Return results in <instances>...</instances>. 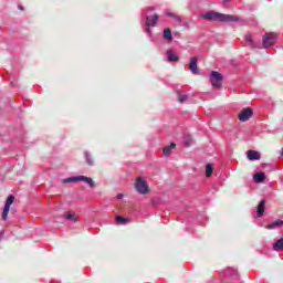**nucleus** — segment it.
<instances>
[{"label": "nucleus", "mask_w": 283, "mask_h": 283, "mask_svg": "<svg viewBox=\"0 0 283 283\" xmlns=\"http://www.w3.org/2000/svg\"><path fill=\"white\" fill-rule=\"evenodd\" d=\"M171 149H176V143H171L169 146L164 147V156H171Z\"/></svg>", "instance_id": "14"}, {"label": "nucleus", "mask_w": 283, "mask_h": 283, "mask_svg": "<svg viewBox=\"0 0 283 283\" xmlns=\"http://www.w3.org/2000/svg\"><path fill=\"white\" fill-rule=\"evenodd\" d=\"M233 274H234L235 276H238V272L233 271Z\"/></svg>", "instance_id": "33"}, {"label": "nucleus", "mask_w": 283, "mask_h": 283, "mask_svg": "<svg viewBox=\"0 0 283 283\" xmlns=\"http://www.w3.org/2000/svg\"><path fill=\"white\" fill-rule=\"evenodd\" d=\"M261 155L259 151L255 150H249L248 151V160H260Z\"/></svg>", "instance_id": "12"}, {"label": "nucleus", "mask_w": 283, "mask_h": 283, "mask_svg": "<svg viewBox=\"0 0 283 283\" xmlns=\"http://www.w3.org/2000/svg\"><path fill=\"white\" fill-rule=\"evenodd\" d=\"M223 80H224V77L218 71H212L211 72L210 83H211L212 87H214L216 90H220V87H222V81Z\"/></svg>", "instance_id": "3"}, {"label": "nucleus", "mask_w": 283, "mask_h": 283, "mask_svg": "<svg viewBox=\"0 0 283 283\" xmlns=\"http://www.w3.org/2000/svg\"><path fill=\"white\" fill-rule=\"evenodd\" d=\"M277 227H283V221L282 220H276V221H274V222H272V223H270V224H268L266 227H265V229H277Z\"/></svg>", "instance_id": "16"}, {"label": "nucleus", "mask_w": 283, "mask_h": 283, "mask_svg": "<svg viewBox=\"0 0 283 283\" xmlns=\"http://www.w3.org/2000/svg\"><path fill=\"white\" fill-rule=\"evenodd\" d=\"M264 178H266V175L264 172H258L253 176L254 182H264Z\"/></svg>", "instance_id": "15"}, {"label": "nucleus", "mask_w": 283, "mask_h": 283, "mask_svg": "<svg viewBox=\"0 0 283 283\" xmlns=\"http://www.w3.org/2000/svg\"><path fill=\"white\" fill-rule=\"evenodd\" d=\"M135 188L142 196L149 193V186H147V181L143 179V177H137L135 180Z\"/></svg>", "instance_id": "4"}, {"label": "nucleus", "mask_w": 283, "mask_h": 283, "mask_svg": "<svg viewBox=\"0 0 283 283\" xmlns=\"http://www.w3.org/2000/svg\"><path fill=\"white\" fill-rule=\"evenodd\" d=\"M245 41L249 43L250 48H256L255 41L251 34L245 35Z\"/></svg>", "instance_id": "18"}, {"label": "nucleus", "mask_w": 283, "mask_h": 283, "mask_svg": "<svg viewBox=\"0 0 283 283\" xmlns=\"http://www.w3.org/2000/svg\"><path fill=\"white\" fill-rule=\"evenodd\" d=\"M201 18L205 19V21H217L219 23H238V21H240L239 17L220 13L218 11H208L205 14H202Z\"/></svg>", "instance_id": "1"}, {"label": "nucleus", "mask_w": 283, "mask_h": 283, "mask_svg": "<svg viewBox=\"0 0 283 283\" xmlns=\"http://www.w3.org/2000/svg\"><path fill=\"white\" fill-rule=\"evenodd\" d=\"M12 202H14V196L11 195L6 200L2 211V220H8V213H10V207L12 206Z\"/></svg>", "instance_id": "6"}, {"label": "nucleus", "mask_w": 283, "mask_h": 283, "mask_svg": "<svg viewBox=\"0 0 283 283\" xmlns=\"http://www.w3.org/2000/svg\"><path fill=\"white\" fill-rule=\"evenodd\" d=\"M146 34H149V35H150V34H151V29L147 28V29H146Z\"/></svg>", "instance_id": "28"}, {"label": "nucleus", "mask_w": 283, "mask_h": 283, "mask_svg": "<svg viewBox=\"0 0 283 283\" xmlns=\"http://www.w3.org/2000/svg\"><path fill=\"white\" fill-rule=\"evenodd\" d=\"M62 182L63 185H70V182H86L92 189L95 187L94 179L86 176L69 177L63 179Z\"/></svg>", "instance_id": "2"}, {"label": "nucleus", "mask_w": 283, "mask_h": 283, "mask_svg": "<svg viewBox=\"0 0 283 283\" xmlns=\"http://www.w3.org/2000/svg\"><path fill=\"white\" fill-rule=\"evenodd\" d=\"M164 39H165V41H168L169 43H171V41H174V35H171V29L164 30Z\"/></svg>", "instance_id": "13"}, {"label": "nucleus", "mask_w": 283, "mask_h": 283, "mask_svg": "<svg viewBox=\"0 0 283 283\" xmlns=\"http://www.w3.org/2000/svg\"><path fill=\"white\" fill-rule=\"evenodd\" d=\"M10 85H11V87H14V82H11Z\"/></svg>", "instance_id": "31"}, {"label": "nucleus", "mask_w": 283, "mask_h": 283, "mask_svg": "<svg viewBox=\"0 0 283 283\" xmlns=\"http://www.w3.org/2000/svg\"><path fill=\"white\" fill-rule=\"evenodd\" d=\"M266 205V201L263 199L259 202V206L256 208V216L258 218H262L264 216V207Z\"/></svg>", "instance_id": "11"}, {"label": "nucleus", "mask_w": 283, "mask_h": 283, "mask_svg": "<svg viewBox=\"0 0 283 283\" xmlns=\"http://www.w3.org/2000/svg\"><path fill=\"white\" fill-rule=\"evenodd\" d=\"M281 156H283V148L281 149Z\"/></svg>", "instance_id": "34"}, {"label": "nucleus", "mask_w": 283, "mask_h": 283, "mask_svg": "<svg viewBox=\"0 0 283 283\" xmlns=\"http://www.w3.org/2000/svg\"><path fill=\"white\" fill-rule=\"evenodd\" d=\"M84 155H85L87 165L92 167L94 165V158H92V154L85 151Z\"/></svg>", "instance_id": "19"}, {"label": "nucleus", "mask_w": 283, "mask_h": 283, "mask_svg": "<svg viewBox=\"0 0 283 283\" xmlns=\"http://www.w3.org/2000/svg\"><path fill=\"white\" fill-rule=\"evenodd\" d=\"M231 271H233V270H231V269L226 270V275L227 276L231 275Z\"/></svg>", "instance_id": "27"}, {"label": "nucleus", "mask_w": 283, "mask_h": 283, "mask_svg": "<svg viewBox=\"0 0 283 283\" xmlns=\"http://www.w3.org/2000/svg\"><path fill=\"white\" fill-rule=\"evenodd\" d=\"M149 10H154V8L150 7Z\"/></svg>", "instance_id": "35"}, {"label": "nucleus", "mask_w": 283, "mask_h": 283, "mask_svg": "<svg viewBox=\"0 0 283 283\" xmlns=\"http://www.w3.org/2000/svg\"><path fill=\"white\" fill-rule=\"evenodd\" d=\"M189 67L191 74H198V57H190Z\"/></svg>", "instance_id": "8"}, {"label": "nucleus", "mask_w": 283, "mask_h": 283, "mask_svg": "<svg viewBox=\"0 0 283 283\" xmlns=\"http://www.w3.org/2000/svg\"><path fill=\"white\" fill-rule=\"evenodd\" d=\"M274 251H283V238L279 239L274 244H273Z\"/></svg>", "instance_id": "17"}, {"label": "nucleus", "mask_w": 283, "mask_h": 283, "mask_svg": "<svg viewBox=\"0 0 283 283\" xmlns=\"http://www.w3.org/2000/svg\"><path fill=\"white\" fill-rule=\"evenodd\" d=\"M224 1V3H229V1H231V0H223Z\"/></svg>", "instance_id": "32"}, {"label": "nucleus", "mask_w": 283, "mask_h": 283, "mask_svg": "<svg viewBox=\"0 0 283 283\" xmlns=\"http://www.w3.org/2000/svg\"><path fill=\"white\" fill-rule=\"evenodd\" d=\"M64 220H73V222H77L78 219L76 218V214L74 213H67L63 216Z\"/></svg>", "instance_id": "21"}, {"label": "nucleus", "mask_w": 283, "mask_h": 283, "mask_svg": "<svg viewBox=\"0 0 283 283\" xmlns=\"http://www.w3.org/2000/svg\"><path fill=\"white\" fill-rule=\"evenodd\" d=\"M127 222H129V219L123 218V217H116L117 224H127Z\"/></svg>", "instance_id": "23"}, {"label": "nucleus", "mask_w": 283, "mask_h": 283, "mask_svg": "<svg viewBox=\"0 0 283 283\" xmlns=\"http://www.w3.org/2000/svg\"><path fill=\"white\" fill-rule=\"evenodd\" d=\"M211 174H213V166H211V164H207V166H206V177L210 178Z\"/></svg>", "instance_id": "20"}, {"label": "nucleus", "mask_w": 283, "mask_h": 283, "mask_svg": "<svg viewBox=\"0 0 283 283\" xmlns=\"http://www.w3.org/2000/svg\"><path fill=\"white\" fill-rule=\"evenodd\" d=\"M186 147H191V138L185 140Z\"/></svg>", "instance_id": "25"}, {"label": "nucleus", "mask_w": 283, "mask_h": 283, "mask_svg": "<svg viewBox=\"0 0 283 283\" xmlns=\"http://www.w3.org/2000/svg\"><path fill=\"white\" fill-rule=\"evenodd\" d=\"M167 61L169 63H178V61H180V57H178V55H176V53H174V51L168 50L167 51Z\"/></svg>", "instance_id": "10"}, {"label": "nucleus", "mask_w": 283, "mask_h": 283, "mask_svg": "<svg viewBox=\"0 0 283 283\" xmlns=\"http://www.w3.org/2000/svg\"><path fill=\"white\" fill-rule=\"evenodd\" d=\"M166 17H171L174 19V17H176V13H174V12H166Z\"/></svg>", "instance_id": "26"}, {"label": "nucleus", "mask_w": 283, "mask_h": 283, "mask_svg": "<svg viewBox=\"0 0 283 283\" xmlns=\"http://www.w3.org/2000/svg\"><path fill=\"white\" fill-rule=\"evenodd\" d=\"M172 19L175 21H177V23H181L182 22V18L180 15L175 14Z\"/></svg>", "instance_id": "24"}, {"label": "nucleus", "mask_w": 283, "mask_h": 283, "mask_svg": "<svg viewBox=\"0 0 283 283\" xmlns=\"http://www.w3.org/2000/svg\"><path fill=\"white\" fill-rule=\"evenodd\" d=\"M158 19H159L158 14H154L153 18L146 17V25L148 28H154L156 23H158Z\"/></svg>", "instance_id": "9"}, {"label": "nucleus", "mask_w": 283, "mask_h": 283, "mask_svg": "<svg viewBox=\"0 0 283 283\" xmlns=\"http://www.w3.org/2000/svg\"><path fill=\"white\" fill-rule=\"evenodd\" d=\"M18 8H19V10H23V6H19Z\"/></svg>", "instance_id": "30"}, {"label": "nucleus", "mask_w": 283, "mask_h": 283, "mask_svg": "<svg viewBox=\"0 0 283 283\" xmlns=\"http://www.w3.org/2000/svg\"><path fill=\"white\" fill-rule=\"evenodd\" d=\"M275 41H277V33L268 32L263 35V48L264 50L271 48V45H275Z\"/></svg>", "instance_id": "5"}, {"label": "nucleus", "mask_w": 283, "mask_h": 283, "mask_svg": "<svg viewBox=\"0 0 283 283\" xmlns=\"http://www.w3.org/2000/svg\"><path fill=\"white\" fill-rule=\"evenodd\" d=\"M187 101H189V95L178 93V102L179 103H185Z\"/></svg>", "instance_id": "22"}, {"label": "nucleus", "mask_w": 283, "mask_h": 283, "mask_svg": "<svg viewBox=\"0 0 283 283\" xmlns=\"http://www.w3.org/2000/svg\"><path fill=\"white\" fill-rule=\"evenodd\" d=\"M251 116H253V109L251 107L243 108L239 113V120H241V123H247Z\"/></svg>", "instance_id": "7"}, {"label": "nucleus", "mask_w": 283, "mask_h": 283, "mask_svg": "<svg viewBox=\"0 0 283 283\" xmlns=\"http://www.w3.org/2000/svg\"><path fill=\"white\" fill-rule=\"evenodd\" d=\"M117 199H118V200H123V193H118V195H117Z\"/></svg>", "instance_id": "29"}]
</instances>
